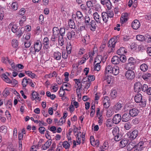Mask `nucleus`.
<instances>
[{
    "label": "nucleus",
    "instance_id": "obj_52",
    "mask_svg": "<svg viewBox=\"0 0 151 151\" xmlns=\"http://www.w3.org/2000/svg\"><path fill=\"white\" fill-rule=\"evenodd\" d=\"M59 33L61 36H64L65 33V28H60L59 29Z\"/></svg>",
    "mask_w": 151,
    "mask_h": 151
},
{
    "label": "nucleus",
    "instance_id": "obj_17",
    "mask_svg": "<svg viewBox=\"0 0 151 151\" xmlns=\"http://www.w3.org/2000/svg\"><path fill=\"white\" fill-rule=\"evenodd\" d=\"M140 26V23L138 20L135 19L133 22V29L136 30Z\"/></svg>",
    "mask_w": 151,
    "mask_h": 151
},
{
    "label": "nucleus",
    "instance_id": "obj_43",
    "mask_svg": "<svg viewBox=\"0 0 151 151\" xmlns=\"http://www.w3.org/2000/svg\"><path fill=\"white\" fill-rule=\"evenodd\" d=\"M140 69L143 71H145L148 69V67L146 64H143L140 66Z\"/></svg>",
    "mask_w": 151,
    "mask_h": 151
},
{
    "label": "nucleus",
    "instance_id": "obj_26",
    "mask_svg": "<svg viewBox=\"0 0 151 151\" xmlns=\"http://www.w3.org/2000/svg\"><path fill=\"white\" fill-rule=\"evenodd\" d=\"M24 47H22L23 51H26V48L29 47L31 45V43L30 41H26L24 42Z\"/></svg>",
    "mask_w": 151,
    "mask_h": 151
},
{
    "label": "nucleus",
    "instance_id": "obj_33",
    "mask_svg": "<svg viewBox=\"0 0 151 151\" xmlns=\"http://www.w3.org/2000/svg\"><path fill=\"white\" fill-rule=\"evenodd\" d=\"M96 0H90L86 2V5L88 7H92L93 4L96 3Z\"/></svg>",
    "mask_w": 151,
    "mask_h": 151
},
{
    "label": "nucleus",
    "instance_id": "obj_64",
    "mask_svg": "<svg viewBox=\"0 0 151 151\" xmlns=\"http://www.w3.org/2000/svg\"><path fill=\"white\" fill-rule=\"evenodd\" d=\"M132 127L131 124L129 122H127L125 124L124 127L127 130H129Z\"/></svg>",
    "mask_w": 151,
    "mask_h": 151
},
{
    "label": "nucleus",
    "instance_id": "obj_13",
    "mask_svg": "<svg viewBox=\"0 0 151 151\" xmlns=\"http://www.w3.org/2000/svg\"><path fill=\"white\" fill-rule=\"evenodd\" d=\"M129 14L127 13L122 14L120 19V21L122 23L126 22L128 20Z\"/></svg>",
    "mask_w": 151,
    "mask_h": 151
},
{
    "label": "nucleus",
    "instance_id": "obj_25",
    "mask_svg": "<svg viewBox=\"0 0 151 151\" xmlns=\"http://www.w3.org/2000/svg\"><path fill=\"white\" fill-rule=\"evenodd\" d=\"M112 69L111 73H112L115 76L119 74V69L118 67L117 66H114Z\"/></svg>",
    "mask_w": 151,
    "mask_h": 151
},
{
    "label": "nucleus",
    "instance_id": "obj_46",
    "mask_svg": "<svg viewBox=\"0 0 151 151\" xmlns=\"http://www.w3.org/2000/svg\"><path fill=\"white\" fill-rule=\"evenodd\" d=\"M122 107L121 104L119 103H117L114 106V108L116 111L120 110Z\"/></svg>",
    "mask_w": 151,
    "mask_h": 151
},
{
    "label": "nucleus",
    "instance_id": "obj_35",
    "mask_svg": "<svg viewBox=\"0 0 151 151\" xmlns=\"http://www.w3.org/2000/svg\"><path fill=\"white\" fill-rule=\"evenodd\" d=\"M75 83L78 86L77 88L81 89L82 87V84L81 82V80L79 79H74Z\"/></svg>",
    "mask_w": 151,
    "mask_h": 151
},
{
    "label": "nucleus",
    "instance_id": "obj_9",
    "mask_svg": "<svg viewBox=\"0 0 151 151\" xmlns=\"http://www.w3.org/2000/svg\"><path fill=\"white\" fill-rule=\"evenodd\" d=\"M52 57L54 60H60L61 58V54L58 51L54 52L52 55Z\"/></svg>",
    "mask_w": 151,
    "mask_h": 151
},
{
    "label": "nucleus",
    "instance_id": "obj_42",
    "mask_svg": "<svg viewBox=\"0 0 151 151\" xmlns=\"http://www.w3.org/2000/svg\"><path fill=\"white\" fill-rule=\"evenodd\" d=\"M24 32V28L22 27L21 28L18 32H17V36L19 38L21 36H22V34Z\"/></svg>",
    "mask_w": 151,
    "mask_h": 151
},
{
    "label": "nucleus",
    "instance_id": "obj_22",
    "mask_svg": "<svg viewBox=\"0 0 151 151\" xmlns=\"http://www.w3.org/2000/svg\"><path fill=\"white\" fill-rule=\"evenodd\" d=\"M125 76L127 79L132 80V70H127Z\"/></svg>",
    "mask_w": 151,
    "mask_h": 151
},
{
    "label": "nucleus",
    "instance_id": "obj_57",
    "mask_svg": "<svg viewBox=\"0 0 151 151\" xmlns=\"http://www.w3.org/2000/svg\"><path fill=\"white\" fill-rule=\"evenodd\" d=\"M110 0L107 1L105 4L108 10H110L112 8V4Z\"/></svg>",
    "mask_w": 151,
    "mask_h": 151
},
{
    "label": "nucleus",
    "instance_id": "obj_12",
    "mask_svg": "<svg viewBox=\"0 0 151 151\" xmlns=\"http://www.w3.org/2000/svg\"><path fill=\"white\" fill-rule=\"evenodd\" d=\"M142 85L139 82L135 83L134 85V89L135 92L138 93L141 89Z\"/></svg>",
    "mask_w": 151,
    "mask_h": 151
},
{
    "label": "nucleus",
    "instance_id": "obj_6",
    "mask_svg": "<svg viewBox=\"0 0 151 151\" xmlns=\"http://www.w3.org/2000/svg\"><path fill=\"white\" fill-rule=\"evenodd\" d=\"M73 69L72 70L74 71V73L76 74V76H77L79 73H80L82 69L81 67H78V65L76 64L75 65H72Z\"/></svg>",
    "mask_w": 151,
    "mask_h": 151
},
{
    "label": "nucleus",
    "instance_id": "obj_29",
    "mask_svg": "<svg viewBox=\"0 0 151 151\" xmlns=\"http://www.w3.org/2000/svg\"><path fill=\"white\" fill-rule=\"evenodd\" d=\"M114 113V109L112 108H110L107 111L106 116L108 117H111Z\"/></svg>",
    "mask_w": 151,
    "mask_h": 151
},
{
    "label": "nucleus",
    "instance_id": "obj_50",
    "mask_svg": "<svg viewBox=\"0 0 151 151\" xmlns=\"http://www.w3.org/2000/svg\"><path fill=\"white\" fill-rule=\"evenodd\" d=\"M7 131L6 127L4 125L0 127V132L5 133Z\"/></svg>",
    "mask_w": 151,
    "mask_h": 151
},
{
    "label": "nucleus",
    "instance_id": "obj_21",
    "mask_svg": "<svg viewBox=\"0 0 151 151\" xmlns=\"http://www.w3.org/2000/svg\"><path fill=\"white\" fill-rule=\"evenodd\" d=\"M127 52L125 50V48L123 47H121L117 51V54L120 55H124V53H126Z\"/></svg>",
    "mask_w": 151,
    "mask_h": 151
},
{
    "label": "nucleus",
    "instance_id": "obj_63",
    "mask_svg": "<svg viewBox=\"0 0 151 151\" xmlns=\"http://www.w3.org/2000/svg\"><path fill=\"white\" fill-rule=\"evenodd\" d=\"M70 54H68V53L66 52L65 51H63L62 52V54L61 56H62V58L64 59H66L68 56V55Z\"/></svg>",
    "mask_w": 151,
    "mask_h": 151
},
{
    "label": "nucleus",
    "instance_id": "obj_44",
    "mask_svg": "<svg viewBox=\"0 0 151 151\" xmlns=\"http://www.w3.org/2000/svg\"><path fill=\"white\" fill-rule=\"evenodd\" d=\"M126 135L128 138V142L130 141L132 142V132L130 131L127 132L126 134Z\"/></svg>",
    "mask_w": 151,
    "mask_h": 151
},
{
    "label": "nucleus",
    "instance_id": "obj_54",
    "mask_svg": "<svg viewBox=\"0 0 151 151\" xmlns=\"http://www.w3.org/2000/svg\"><path fill=\"white\" fill-rule=\"evenodd\" d=\"M90 142L92 145H94L96 146H99V142L98 140H96L95 142L94 140V139L93 138V139H91L90 140Z\"/></svg>",
    "mask_w": 151,
    "mask_h": 151
},
{
    "label": "nucleus",
    "instance_id": "obj_48",
    "mask_svg": "<svg viewBox=\"0 0 151 151\" xmlns=\"http://www.w3.org/2000/svg\"><path fill=\"white\" fill-rule=\"evenodd\" d=\"M58 40L59 45L60 46H62L64 45L63 36L60 37V36Z\"/></svg>",
    "mask_w": 151,
    "mask_h": 151
},
{
    "label": "nucleus",
    "instance_id": "obj_7",
    "mask_svg": "<svg viewBox=\"0 0 151 151\" xmlns=\"http://www.w3.org/2000/svg\"><path fill=\"white\" fill-rule=\"evenodd\" d=\"M122 118L121 115L117 114L114 115L113 119L112 122L113 123L117 124L121 121Z\"/></svg>",
    "mask_w": 151,
    "mask_h": 151
},
{
    "label": "nucleus",
    "instance_id": "obj_10",
    "mask_svg": "<svg viewBox=\"0 0 151 151\" xmlns=\"http://www.w3.org/2000/svg\"><path fill=\"white\" fill-rule=\"evenodd\" d=\"M30 79L28 78L27 77H25L22 79V86L23 89H25V87L27 86L28 84L29 83V80Z\"/></svg>",
    "mask_w": 151,
    "mask_h": 151
},
{
    "label": "nucleus",
    "instance_id": "obj_41",
    "mask_svg": "<svg viewBox=\"0 0 151 151\" xmlns=\"http://www.w3.org/2000/svg\"><path fill=\"white\" fill-rule=\"evenodd\" d=\"M57 76V74L56 72L54 71L52 73H50L49 75H46L45 76L47 78H51L53 77H56Z\"/></svg>",
    "mask_w": 151,
    "mask_h": 151
},
{
    "label": "nucleus",
    "instance_id": "obj_3",
    "mask_svg": "<svg viewBox=\"0 0 151 151\" xmlns=\"http://www.w3.org/2000/svg\"><path fill=\"white\" fill-rule=\"evenodd\" d=\"M1 77L5 82L7 83L11 84L13 86H15L18 83L17 81L15 79H13L11 80L5 74L2 75Z\"/></svg>",
    "mask_w": 151,
    "mask_h": 151
},
{
    "label": "nucleus",
    "instance_id": "obj_28",
    "mask_svg": "<svg viewBox=\"0 0 151 151\" xmlns=\"http://www.w3.org/2000/svg\"><path fill=\"white\" fill-rule=\"evenodd\" d=\"M102 60V56L101 55H98L96 57L95 60L94 62V64L95 63L99 64L101 63Z\"/></svg>",
    "mask_w": 151,
    "mask_h": 151
},
{
    "label": "nucleus",
    "instance_id": "obj_8",
    "mask_svg": "<svg viewBox=\"0 0 151 151\" xmlns=\"http://www.w3.org/2000/svg\"><path fill=\"white\" fill-rule=\"evenodd\" d=\"M95 79V77L94 76L89 75L88 76H86L82 80V82L83 83H85L86 81H89L91 82L93 81Z\"/></svg>",
    "mask_w": 151,
    "mask_h": 151
},
{
    "label": "nucleus",
    "instance_id": "obj_47",
    "mask_svg": "<svg viewBox=\"0 0 151 151\" xmlns=\"http://www.w3.org/2000/svg\"><path fill=\"white\" fill-rule=\"evenodd\" d=\"M68 24L70 27L72 29H74L75 28V25L73 21L71 19L69 20V22H68Z\"/></svg>",
    "mask_w": 151,
    "mask_h": 151
},
{
    "label": "nucleus",
    "instance_id": "obj_39",
    "mask_svg": "<svg viewBox=\"0 0 151 151\" xmlns=\"http://www.w3.org/2000/svg\"><path fill=\"white\" fill-rule=\"evenodd\" d=\"M20 27L17 26L16 24L13 25L12 28V30L14 33H16L20 29Z\"/></svg>",
    "mask_w": 151,
    "mask_h": 151
},
{
    "label": "nucleus",
    "instance_id": "obj_34",
    "mask_svg": "<svg viewBox=\"0 0 151 151\" xmlns=\"http://www.w3.org/2000/svg\"><path fill=\"white\" fill-rule=\"evenodd\" d=\"M136 39L140 41L143 42L145 41V37L142 35H138L136 36Z\"/></svg>",
    "mask_w": 151,
    "mask_h": 151
},
{
    "label": "nucleus",
    "instance_id": "obj_27",
    "mask_svg": "<svg viewBox=\"0 0 151 151\" xmlns=\"http://www.w3.org/2000/svg\"><path fill=\"white\" fill-rule=\"evenodd\" d=\"M128 141L127 140L123 139L120 142L119 144L120 147L122 148L124 147L128 143Z\"/></svg>",
    "mask_w": 151,
    "mask_h": 151
},
{
    "label": "nucleus",
    "instance_id": "obj_24",
    "mask_svg": "<svg viewBox=\"0 0 151 151\" xmlns=\"http://www.w3.org/2000/svg\"><path fill=\"white\" fill-rule=\"evenodd\" d=\"M101 17L103 21L105 23L107 22L109 17L106 12H103L101 14Z\"/></svg>",
    "mask_w": 151,
    "mask_h": 151
},
{
    "label": "nucleus",
    "instance_id": "obj_38",
    "mask_svg": "<svg viewBox=\"0 0 151 151\" xmlns=\"http://www.w3.org/2000/svg\"><path fill=\"white\" fill-rule=\"evenodd\" d=\"M59 30L58 28L57 27H54L52 29V34L59 35Z\"/></svg>",
    "mask_w": 151,
    "mask_h": 151
},
{
    "label": "nucleus",
    "instance_id": "obj_55",
    "mask_svg": "<svg viewBox=\"0 0 151 151\" xmlns=\"http://www.w3.org/2000/svg\"><path fill=\"white\" fill-rule=\"evenodd\" d=\"M72 46L71 44L69 43L66 47V51L68 54H70L71 51Z\"/></svg>",
    "mask_w": 151,
    "mask_h": 151
},
{
    "label": "nucleus",
    "instance_id": "obj_11",
    "mask_svg": "<svg viewBox=\"0 0 151 151\" xmlns=\"http://www.w3.org/2000/svg\"><path fill=\"white\" fill-rule=\"evenodd\" d=\"M42 44L44 45L43 48L44 49H47L50 47L49 46V39L47 37H45L43 40Z\"/></svg>",
    "mask_w": 151,
    "mask_h": 151
},
{
    "label": "nucleus",
    "instance_id": "obj_62",
    "mask_svg": "<svg viewBox=\"0 0 151 151\" xmlns=\"http://www.w3.org/2000/svg\"><path fill=\"white\" fill-rule=\"evenodd\" d=\"M94 70L97 71H99L101 68V66L99 64L95 63L94 64Z\"/></svg>",
    "mask_w": 151,
    "mask_h": 151
},
{
    "label": "nucleus",
    "instance_id": "obj_36",
    "mask_svg": "<svg viewBox=\"0 0 151 151\" xmlns=\"http://www.w3.org/2000/svg\"><path fill=\"white\" fill-rule=\"evenodd\" d=\"M113 67L112 66L110 65H109L106 66L105 68V70L106 71V72L107 73H111V72L112 71V70L113 69Z\"/></svg>",
    "mask_w": 151,
    "mask_h": 151
},
{
    "label": "nucleus",
    "instance_id": "obj_1",
    "mask_svg": "<svg viewBox=\"0 0 151 151\" xmlns=\"http://www.w3.org/2000/svg\"><path fill=\"white\" fill-rule=\"evenodd\" d=\"M119 35H117L116 37L111 38L109 41L108 45V47L111 48V52H113L114 51L115 44L117 41V38H119Z\"/></svg>",
    "mask_w": 151,
    "mask_h": 151
},
{
    "label": "nucleus",
    "instance_id": "obj_19",
    "mask_svg": "<svg viewBox=\"0 0 151 151\" xmlns=\"http://www.w3.org/2000/svg\"><path fill=\"white\" fill-rule=\"evenodd\" d=\"M142 96L140 93L137 94L134 97V100L135 102L137 103H139L142 100Z\"/></svg>",
    "mask_w": 151,
    "mask_h": 151
},
{
    "label": "nucleus",
    "instance_id": "obj_60",
    "mask_svg": "<svg viewBox=\"0 0 151 151\" xmlns=\"http://www.w3.org/2000/svg\"><path fill=\"white\" fill-rule=\"evenodd\" d=\"M18 5L16 2L13 3L11 5L12 9L14 10H16L17 9Z\"/></svg>",
    "mask_w": 151,
    "mask_h": 151
},
{
    "label": "nucleus",
    "instance_id": "obj_4",
    "mask_svg": "<svg viewBox=\"0 0 151 151\" xmlns=\"http://www.w3.org/2000/svg\"><path fill=\"white\" fill-rule=\"evenodd\" d=\"M132 109H130L129 110V113H125L123 115L122 117V121L123 122H127L130 120L132 112Z\"/></svg>",
    "mask_w": 151,
    "mask_h": 151
},
{
    "label": "nucleus",
    "instance_id": "obj_58",
    "mask_svg": "<svg viewBox=\"0 0 151 151\" xmlns=\"http://www.w3.org/2000/svg\"><path fill=\"white\" fill-rule=\"evenodd\" d=\"M62 145L64 147L65 149H67L70 147V144L67 141H65L63 143Z\"/></svg>",
    "mask_w": 151,
    "mask_h": 151
},
{
    "label": "nucleus",
    "instance_id": "obj_16",
    "mask_svg": "<svg viewBox=\"0 0 151 151\" xmlns=\"http://www.w3.org/2000/svg\"><path fill=\"white\" fill-rule=\"evenodd\" d=\"M93 17L96 21L97 23H101V17L98 14V13L95 12L93 14Z\"/></svg>",
    "mask_w": 151,
    "mask_h": 151
},
{
    "label": "nucleus",
    "instance_id": "obj_51",
    "mask_svg": "<svg viewBox=\"0 0 151 151\" xmlns=\"http://www.w3.org/2000/svg\"><path fill=\"white\" fill-rule=\"evenodd\" d=\"M59 36L60 35L52 34L50 39V40L52 42H55L58 39Z\"/></svg>",
    "mask_w": 151,
    "mask_h": 151
},
{
    "label": "nucleus",
    "instance_id": "obj_61",
    "mask_svg": "<svg viewBox=\"0 0 151 151\" xmlns=\"http://www.w3.org/2000/svg\"><path fill=\"white\" fill-rule=\"evenodd\" d=\"M128 142L129 144L127 147V150L130 151L132 150V142L131 141Z\"/></svg>",
    "mask_w": 151,
    "mask_h": 151
},
{
    "label": "nucleus",
    "instance_id": "obj_15",
    "mask_svg": "<svg viewBox=\"0 0 151 151\" xmlns=\"http://www.w3.org/2000/svg\"><path fill=\"white\" fill-rule=\"evenodd\" d=\"M126 68L128 70H132V58H130L128 60V63L126 64Z\"/></svg>",
    "mask_w": 151,
    "mask_h": 151
},
{
    "label": "nucleus",
    "instance_id": "obj_37",
    "mask_svg": "<svg viewBox=\"0 0 151 151\" xmlns=\"http://www.w3.org/2000/svg\"><path fill=\"white\" fill-rule=\"evenodd\" d=\"M81 132H78L76 137L77 142L79 145H80L81 143Z\"/></svg>",
    "mask_w": 151,
    "mask_h": 151
},
{
    "label": "nucleus",
    "instance_id": "obj_18",
    "mask_svg": "<svg viewBox=\"0 0 151 151\" xmlns=\"http://www.w3.org/2000/svg\"><path fill=\"white\" fill-rule=\"evenodd\" d=\"M111 62L114 64H118L120 62L119 58L117 56H114L112 58Z\"/></svg>",
    "mask_w": 151,
    "mask_h": 151
},
{
    "label": "nucleus",
    "instance_id": "obj_5",
    "mask_svg": "<svg viewBox=\"0 0 151 151\" xmlns=\"http://www.w3.org/2000/svg\"><path fill=\"white\" fill-rule=\"evenodd\" d=\"M42 47L41 42L40 41H37L34 43V48L35 49V53L36 52H39L41 50Z\"/></svg>",
    "mask_w": 151,
    "mask_h": 151
},
{
    "label": "nucleus",
    "instance_id": "obj_31",
    "mask_svg": "<svg viewBox=\"0 0 151 151\" xmlns=\"http://www.w3.org/2000/svg\"><path fill=\"white\" fill-rule=\"evenodd\" d=\"M1 61L3 63L6 64L7 63L10 64L12 62V60L9 59L8 57L2 58Z\"/></svg>",
    "mask_w": 151,
    "mask_h": 151
},
{
    "label": "nucleus",
    "instance_id": "obj_32",
    "mask_svg": "<svg viewBox=\"0 0 151 151\" xmlns=\"http://www.w3.org/2000/svg\"><path fill=\"white\" fill-rule=\"evenodd\" d=\"M76 16L78 19L81 21L83 18V17L81 12L80 11H77L76 13Z\"/></svg>",
    "mask_w": 151,
    "mask_h": 151
},
{
    "label": "nucleus",
    "instance_id": "obj_40",
    "mask_svg": "<svg viewBox=\"0 0 151 151\" xmlns=\"http://www.w3.org/2000/svg\"><path fill=\"white\" fill-rule=\"evenodd\" d=\"M117 91L115 90H112L110 93V95L113 99L116 97L117 96Z\"/></svg>",
    "mask_w": 151,
    "mask_h": 151
},
{
    "label": "nucleus",
    "instance_id": "obj_23",
    "mask_svg": "<svg viewBox=\"0 0 151 151\" xmlns=\"http://www.w3.org/2000/svg\"><path fill=\"white\" fill-rule=\"evenodd\" d=\"M89 24L91 26L90 27V29L93 31H94L96 29V25L95 21V20L91 21Z\"/></svg>",
    "mask_w": 151,
    "mask_h": 151
},
{
    "label": "nucleus",
    "instance_id": "obj_49",
    "mask_svg": "<svg viewBox=\"0 0 151 151\" xmlns=\"http://www.w3.org/2000/svg\"><path fill=\"white\" fill-rule=\"evenodd\" d=\"M108 17L113 18L114 16L113 12L110 10H108L106 12Z\"/></svg>",
    "mask_w": 151,
    "mask_h": 151
},
{
    "label": "nucleus",
    "instance_id": "obj_30",
    "mask_svg": "<svg viewBox=\"0 0 151 151\" xmlns=\"http://www.w3.org/2000/svg\"><path fill=\"white\" fill-rule=\"evenodd\" d=\"M105 80L108 84L112 83L114 81L113 77L111 76H107Z\"/></svg>",
    "mask_w": 151,
    "mask_h": 151
},
{
    "label": "nucleus",
    "instance_id": "obj_45",
    "mask_svg": "<svg viewBox=\"0 0 151 151\" xmlns=\"http://www.w3.org/2000/svg\"><path fill=\"white\" fill-rule=\"evenodd\" d=\"M113 122H111V120L110 119H108L107 120L106 122V125L107 127H110L113 126Z\"/></svg>",
    "mask_w": 151,
    "mask_h": 151
},
{
    "label": "nucleus",
    "instance_id": "obj_56",
    "mask_svg": "<svg viewBox=\"0 0 151 151\" xmlns=\"http://www.w3.org/2000/svg\"><path fill=\"white\" fill-rule=\"evenodd\" d=\"M12 45L14 47H17L18 45V41L15 40H13L12 42Z\"/></svg>",
    "mask_w": 151,
    "mask_h": 151
},
{
    "label": "nucleus",
    "instance_id": "obj_2",
    "mask_svg": "<svg viewBox=\"0 0 151 151\" xmlns=\"http://www.w3.org/2000/svg\"><path fill=\"white\" fill-rule=\"evenodd\" d=\"M112 133L114 137V140L116 141H118L122 139V135L119 132V129L118 127H116L113 129Z\"/></svg>",
    "mask_w": 151,
    "mask_h": 151
},
{
    "label": "nucleus",
    "instance_id": "obj_59",
    "mask_svg": "<svg viewBox=\"0 0 151 151\" xmlns=\"http://www.w3.org/2000/svg\"><path fill=\"white\" fill-rule=\"evenodd\" d=\"M121 55V56H120L119 58L120 62L121 61L122 63H125L126 60V57L124 55Z\"/></svg>",
    "mask_w": 151,
    "mask_h": 151
},
{
    "label": "nucleus",
    "instance_id": "obj_14",
    "mask_svg": "<svg viewBox=\"0 0 151 151\" xmlns=\"http://www.w3.org/2000/svg\"><path fill=\"white\" fill-rule=\"evenodd\" d=\"M67 37L69 40H71L72 39L76 38V32L74 30L69 32L67 34Z\"/></svg>",
    "mask_w": 151,
    "mask_h": 151
},
{
    "label": "nucleus",
    "instance_id": "obj_53",
    "mask_svg": "<svg viewBox=\"0 0 151 151\" xmlns=\"http://www.w3.org/2000/svg\"><path fill=\"white\" fill-rule=\"evenodd\" d=\"M151 76V74L147 73L143 75L142 76L144 80H147Z\"/></svg>",
    "mask_w": 151,
    "mask_h": 151
},
{
    "label": "nucleus",
    "instance_id": "obj_20",
    "mask_svg": "<svg viewBox=\"0 0 151 151\" xmlns=\"http://www.w3.org/2000/svg\"><path fill=\"white\" fill-rule=\"evenodd\" d=\"M49 141V139L47 140L45 143L42 146V148L43 150L47 149L51 145L52 143V140L50 141Z\"/></svg>",
    "mask_w": 151,
    "mask_h": 151
}]
</instances>
